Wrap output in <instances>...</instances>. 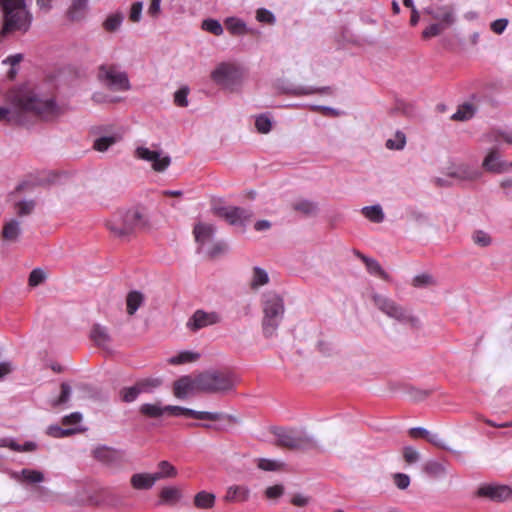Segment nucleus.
<instances>
[{"label":"nucleus","mask_w":512,"mask_h":512,"mask_svg":"<svg viewBox=\"0 0 512 512\" xmlns=\"http://www.w3.org/2000/svg\"><path fill=\"white\" fill-rule=\"evenodd\" d=\"M223 216L231 225H244L252 216L249 210L240 207H229L221 211Z\"/></svg>","instance_id":"19"},{"label":"nucleus","mask_w":512,"mask_h":512,"mask_svg":"<svg viewBox=\"0 0 512 512\" xmlns=\"http://www.w3.org/2000/svg\"><path fill=\"white\" fill-rule=\"evenodd\" d=\"M445 28L440 25L439 23H434V24H431L429 25L423 32H422V36L424 38H431V37H435V36H438L439 34H441V32L444 30Z\"/></svg>","instance_id":"60"},{"label":"nucleus","mask_w":512,"mask_h":512,"mask_svg":"<svg viewBox=\"0 0 512 512\" xmlns=\"http://www.w3.org/2000/svg\"><path fill=\"white\" fill-rule=\"evenodd\" d=\"M198 376V385L202 393H224L234 387V380L228 373L206 371Z\"/></svg>","instance_id":"8"},{"label":"nucleus","mask_w":512,"mask_h":512,"mask_svg":"<svg viewBox=\"0 0 512 512\" xmlns=\"http://www.w3.org/2000/svg\"><path fill=\"white\" fill-rule=\"evenodd\" d=\"M156 482L154 473H136L131 477V485L137 490L151 489Z\"/></svg>","instance_id":"25"},{"label":"nucleus","mask_w":512,"mask_h":512,"mask_svg":"<svg viewBox=\"0 0 512 512\" xmlns=\"http://www.w3.org/2000/svg\"><path fill=\"white\" fill-rule=\"evenodd\" d=\"M141 214L137 209H121L106 220L105 226L115 237L131 235L141 224Z\"/></svg>","instance_id":"3"},{"label":"nucleus","mask_w":512,"mask_h":512,"mask_svg":"<svg viewBox=\"0 0 512 512\" xmlns=\"http://www.w3.org/2000/svg\"><path fill=\"white\" fill-rule=\"evenodd\" d=\"M361 259L365 263L366 268L370 274L377 275L383 279L388 278V274L382 269L381 265L377 260L366 256H361Z\"/></svg>","instance_id":"40"},{"label":"nucleus","mask_w":512,"mask_h":512,"mask_svg":"<svg viewBox=\"0 0 512 512\" xmlns=\"http://www.w3.org/2000/svg\"><path fill=\"white\" fill-rule=\"evenodd\" d=\"M483 167L487 171L500 173L505 171L508 165L501 160L497 151L491 150L483 161Z\"/></svg>","instance_id":"23"},{"label":"nucleus","mask_w":512,"mask_h":512,"mask_svg":"<svg viewBox=\"0 0 512 512\" xmlns=\"http://www.w3.org/2000/svg\"><path fill=\"white\" fill-rule=\"evenodd\" d=\"M144 296L139 291H131L126 298L127 313L133 315L143 304Z\"/></svg>","instance_id":"36"},{"label":"nucleus","mask_w":512,"mask_h":512,"mask_svg":"<svg viewBox=\"0 0 512 512\" xmlns=\"http://www.w3.org/2000/svg\"><path fill=\"white\" fill-rule=\"evenodd\" d=\"M45 279V273L43 270L37 268L32 270V272L29 275V285L32 287L38 286L41 284Z\"/></svg>","instance_id":"59"},{"label":"nucleus","mask_w":512,"mask_h":512,"mask_svg":"<svg viewBox=\"0 0 512 512\" xmlns=\"http://www.w3.org/2000/svg\"><path fill=\"white\" fill-rule=\"evenodd\" d=\"M284 303L283 299L275 294L269 293L265 295L263 301V320L262 329L266 337H272L276 334V331L284 316Z\"/></svg>","instance_id":"4"},{"label":"nucleus","mask_w":512,"mask_h":512,"mask_svg":"<svg viewBox=\"0 0 512 512\" xmlns=\"http://www.w3.org/2000/svg\"><path fill=\"white\" fill-rule=\"evenodd\" d=\"M71 394H72L71 386L68 383H62L61 394L58 397V399L53 401L52 405L59 406V405L67 403L70 400Z\"/></svg>","instance_id":"53"},{"label":"nucleus","mask_w":512,"mask_h":512,"mask_svg":"<svg viewBox=\"0 0 512 512\" xmlns=\"http://www.w3.org/2000/svg\"><path fill=\"white\" fill-rule=\"evenodd\" d=\"M161 498L167 502H176L181 498V492L176 487H165L161 491Z\"/></svg>","instance_id":"51"},{"label":"nucleus","mask_w":512,"mask_h":512,"mask_svg":"<svg viewBox=\"0 0 512 512\" xmlns=\"http://www.w3.org/2000/svg\"><path fill=\"white\" fill-rule=\"evenodd\" d=\"M432 284H434V279L429 274H420L413 278V285L415 287L421 288V287H426V286H429Z\"/></svg>","instance_id":"58"},{"label":"nucleus","mask_w":512,"mask_h":512,"mask_svg":"<svg viewBox=\"0 0 512 512\" xmlns=\"http://www.w3.org/2000/svg\"><path fill=\"white\" fill-rule=\"evenodd\" d=\"M200 392L198 376L185 375L173 383V395L177 399L184 400Z\"/></svg>","instance_id":"12"},{"label":"nucleus","mask_w":512,"mask_h":512,"mask_svg":"<svg viewBox=\"0 0 512 512\" xmlns=\"http://www.w3.org/2000/svg\"><path fill=\"white\" fill-rule=\"evenodd\" d=\"M79 431H80V429H77V428H67V429H64V428H61V427L56 426V425L49 426L48 429H47V433L50 436L55 437V438L67 437V436L75 434V433H77Z\"/></svg>","instance_id":"46"},{"label":"nucleus","mask_w":512,"mask_h":512,"mask_svg":"<svg viewBox=\"0 0 512 512\" xmlns=\"http://www.w3.org/2000/svg\"><path fill=\"white\" fill-rule=\"evenodd\" d=\"M201 29L215 36H222L224 33L222 24L214 18L204 19L201 23Z\"/></svg>","instance_id":"39"},{"label":"nucleus","mask_w":512,"mask_h":512,"mask_svg":"<svg viewBox=\"0 0 512 512\" xmlns=\"http://www.w3.org/2000/svg\"><path fill=\"white\" fill-rule=\"evenodd\" d=\"M10 477L23 486L37 485L45 481V474L42 471L31 468L13 471Z\"/></svg>","instance_id":"15"},{"label":"nucleus","mask_w":512,"mask_h":512,"mask_svg":"<svg viewBox=\"0 0 512 512\" xmlns=\"http://www.w3.org/2000/svg\"><path fill=\"white\" fill-rule=\"evenodd\" d=\"M406 135L402 131H396L392 137L386 140L385 146L389 150H403L406 146Z\"/></svg>","instance_id":"37"},{"label":"nucleus","mask_w":512,"mask_h":512,"mask_svg":"<svg viewBox=\"0 0 512 512\" xmlns=\"http://www.w3.org/2000/svg\"><path fill=\"white\" fill-rule=\"evenodd\" d=\"M161 2H162V0H150L149 1V6H148V9H147V14L152 19H158L160 17V15L162 13Z\"/></svg>","instance_id":"57"},{"label":"nucleus","mask_w":512,"mask_h":512,"mask_svg":"<svg viewBox=\"0 0 512 512\" xmlns=\"http://www.w3.org/2000/svg\"><path fill=\"white\" fill-rule=\"evenodd\" d=\"M200 357L197 352L184 350L176 353L175 355L168 358V363L171 365H182L191 362H195Z\"/></svg>","instance_id":"31"},{"label":"nucleus","mask_w":512,"mask_h":512,"mask_svg":"<svg viewBox=\"0 0 512 512\" xmlns=\"http://www.w3.org/2000/svg\"><path fill=\"white\" fill-rule=\"evenodd\" d=\"M98 79L114 91H128L131 89L127 73L113 64L101 65L98 70Z\"/></svg>","instance_id":"9"},{"label":"nucleus","mask_w":512,"mask_h":512,"mask_svg":"<svg viewBox=\"0 0 512 512\" xmlns=\"http://www.w3.org/2000/svg\"><path fill=\"white\" fill-rule=\"evenodd\" d=\"M124 21V14L121 11L110 13L103 22V28L107 32L118 31Z\"/></svg>","instance_id":"32"},{"label":"nucleus","mask_w":512,"mask_h":512,"mask_svg":"<svg viewBox=\"0 0 512 512\" xmlns=\"http://www.w3.org/2000/svg\"><path fill=\"white\" fill-rule=\"evenodd\" d=\"M121 136L119 134H113L109 136H102L94 141L93 147L99 152L107 151L112 145L120 141Z\"/></svg>","instance_id":"35"},{"label":"nucleus","mask_w":512,"mask_h":512,"mask_svg":"<svg viewBox=\"0 0 512 512\" xmlns=\"http://www.w3.org/2000/svg\"><path fill=\"white\" fill-rule=\"evenodd\" d=\"M193 232L196 242L205 245L212 240L215 229L211 224L198 223L195 225Z\"/></svg>","instance_id":"27"},{"label":"nucleus","mask_w":512,"mask_h":512,"mask_svg":"<svg viewBox=\"0 0 512 512\" xmlns=\"http://www.w3.org/2000/svg\"><path fill=\"white\" fill-rule=\"evenodd\" d=\"M255 127L258 132L266 134L270 132L272 128V121L269 116L267 115H259L256 117L255 120Z\"/></svg>","instance_id":"49"},{"label":"nucleus","mask_w":512,"mask_h":512,"mask_svg":"<svg viewBox=\"0 0 512 512\" xmlns=\"http://www.w3.org/2000/svg\"><path fill=\"white\" fill-rule=\"evenodd\" d=\"M4 11V25L1 35L13 31L27 32L32 23V15L27 9L26 0H0Z\"/></svg>","instance_id":"2"},{"label":"nucleus","mask_w":512,"mask_h":512,"mask_svg":"<svg viewBox=\"0 0 512 512\" xmlns=\"http://www.w3.org/2000/svg\"><path fill=\"white\" fill-rule=\"evenodd\" d=\"M270 282V277L264 268L254 266L249 279V287L252 290H258Z\"/></svg>","instance_id":"24"},{"label":"nucleus","mask_w":512,"mask_h":512,"mask_svg":"<svg viewBox=\"0 0 512 512\" xmlns=\"http://www.w3.org/2000/svg\"><path fill=\"white\" fill-rule=\"evenodd\" d=\"M255 18L258 22L268 25H274L276 23V17L272 11L266 8H259L256 10Z\"/></svg>","instance_id":"45"},{"label":"nucleus","mask_w":512,"mask_h":512,"mask_svg":"<svg viewBox=\"0 0 512 512\" xmlns=\"http://www.w3.org/2000/svg\"><path fill=\"white\" fill-rule=\"evenodd\" d=\"M403 457L408 464H413L419 461L420 454L415 448L407 446L403 449Z\"/></svg>","instance_id":"56"},{"label":"nucleus","mask_w":512,"mask_h":512,"mask_svg":"<svg viewBox=\"0 0 512 512\" xmlns=\"http://www.w3.org/2000/svg\"><path fill=\"white\" fill-rule=\"evenodd\" d=\"M6 105L0 106V120L11 124H23L27 115L44 120L58 116L56 102L28 86L9 90L5 95Z\"/></svg>","instance_id":"1"},{"label":"nucleus","mask_w":512,"mask_h":512,"mask_svg":"<svg viewBox=\"0 0 512 512\" xmlns=\"http://www.w3.org/2000/svg\"><path fill=\"white\" fill-rule=\"evenodd\" d=\"M139 412L147 418H160L166 415L165 405H162L160 401L143 403L139 407Z\"/></svg>","instance_id":"28"},{"label":"nucleus","mask_w":512,"mask_h":512,"mask_svg":"<svg viewBox=\"0 0 512 512\" xmlns=\"http://www.w3.org/2000/svg\"><path fill=\"white\" fill-rule=\"evenodd\" d=\"M158 471L154 473L156 480L175 478L178 475V471L174 465L166 460H162L157 465Z\"/></svg>","instance_id":"33"},{"label":"nucleus","mask_w":512,"mask_h":512,"mask_svg":"<svg viewBox=\"0 0 512 512\" xmlns=\"http://www.w3.org/2000/svg\"><path fill=\"white\" fill-rule=\"evenodd\" d=\"M20 233V222L15 219H12L5 223L2 231L3 238L7 241H16Z\"/></svg>","instance_id":"34"},{"label":"nucleus","mask_w":512,"mask_h":512,"mask_svg":"<svg viewBox=\"0 0 512 512\" xmlns=\"http://www.w3.org/2000/svg\"><path fill=\"white\" fill-rule=\"evenodd\" d=\"M393 482L398 489L405 490L410 485V477L405 473H395Z\"/></svg>","instance_id":"55"},{"label":"nucleus","mask_w":512,"mask_h":512,"mask_svg":"<svg viewBox=\"0 0 512 512\" xmlns=\"http://www.w3.org/2000/svg\"><path fill=\"white\" fill-rule=\"evenodd\" d=\"M140 394H142V392L137 383L133 386L123 388L120 392L121 399L126 403L135 401Z\"/></svg>","instance_id":"43"},{"label":"nucleus","mask_w":512,"mask_h":512,"mask_svg":"<svg viewBox=\"0 0 512 512\" xmlns=\"http://www.w3.org/2000/svg\"><path fill=\"white\" fill-rule=\"evenodd\" d=\"M476 110V107L472 103H464L460 105L458 110L452 115V119L458 121L469 120L475 115Z\"/></svg>","instance_id":"38"},{"label":"nucleus","mask_w":512,"mask_h":512,"mask_svg":"<svg viewBox=\"0 0 512 512\" xmlns=\"http://www.w3.org/2000/svg\"><path fill=\"white\" fill-rule=\"evenodd\" d=\"M257 466L264 471H277L283 467V463L278 460L263 458L259 459Z\"/></svg>","instance_id":"50"},{"label":"nucleus","mask_w":512,"mask_h":512,"mask_svg":"<svg viewBox=\"0 0 512 512\" xmlns=\"http://www.w3.org/2000/svg\"><path fill=\"white\" fill-rule=\"evenodd\" d=\"M427 441L430 442L431 444L437 446V447H440V448H443V449H448V447L446 446L445 444V441L439 436V434L437 433H429L428 436L426 437Z\"/></svg>","instance_id":"62"},{"label":"nucleus","mask_w":512,"mask_h":512,"mask_svg":"<svg viewBox=\"0 0 512 512\" xmlns=\"http://www.w3.org/2000/svg\"><path fill=\"white\" fill-rule=\"evenodd\" d=\"M507 26L508 19L506 18L497 19L490 24L491 30L498 35L502 34L506 30Z\"/></svg>","instance_id":"61"},{"label":"nucleus","mask_w":512,"mask_h":512,"mask_svg":"<svg viewBox=\"0 0 512 512\" xmlns=\"http://www.w3.org/2000/svg\"><path fill=\"white\" fill-rule=\"evenodd\" d=\"M224 25L233 37H242L247 34H254L255 30L248 26V24L239 17L230 16L225 18Z\"/></svg>","instance_id":"17"},{"label":"nucleus","mask_w":512,"mask_h":512,"mask_svg":"<svg viewBox=\"0 0 512 512\" xmlns=\"http://www.w3.org/2000/svg\"><path fill=\"white\" fill-rule=\"evenodd\" d=\"M92 456L105 465L113 466L121 462L122 453L114 448L100 445L92 450Z\"/></svg>","instance_id":"16"},{"label":"nucleus","mask_w":512,"mask_h":512,"mask_svg":"<svg viewBox=\"0 0 512 512\" xmlns=\"http://www.w3.org/2000/svg\"><path fill=\"white\" fill-rule=\"evenodd\" d=\"M216 502V495L202 490L194 496L193 504L198 509H211Z\"/></svg>","instance_id":"29"},{"label":"nucleus","mask_w":512,"mask_h":512,"mask_svg":"<svg viewBox=\"0 0 512 512\" xmlns=\"http://www.w3.org/2000/svg\"><path fill=\"white\" fill-rule=\"evenodd\" d=\"M478 495L494 501L509 500L512 499V485H484L478 489Z\"/></svg>","instance_id":"14"},{"label":"nucleus","mask_w":512,"mask_h":512,"mask_svg":"<svg viewBox=\"0 0 512 512\" xmlns=\"http://www.w3.org/2000/svg\"><path fill=\"white\" fill-rule=\"evenodd\" d=\"M90 337L97 346L106 350L110 348L111 337L105 326L95 324L91 329Z\"/></svg>","instance_id":"21"},{"label":"nucleus","mask_w":512,"mask_h":512,"mask_svg":"<svg viewBox=\"0 0 512 512\" xmlns=\"http://www.w3.org/2000/svg\"><path fill=\"white\" fill-rule=\"evenodd\" d=\"M273 434L279 445L290 449H310L317 445L315 438L304 430L276 427Z\"/></svg>","instance_id":"7"},{"label":"nucleus","mask_w":512,"mask_h":512,"mask_svg":"<svg viewBox=\"0 0 512 512\" xmlns=\"http://www.w3.org/2000/svg\"><path fill=\"white\" fill-rule=\"evenodd\" d=\"M245 70L235 62H221L211 72V79L224 89L234 91L243 82Z\"/></svg>","instance_id":"5"},{"label":"nucleus","mask_w":512,"mask_h":512,"mask_svg":"<svg viewBox=\"0 0 512 512\" xmlns=\"http://www.w3.org/2000/svg\"><path fill=\"white\" fill-rule=\"evenodd\" d=\"M221 321V316L215 311L206 312L204 310H196L187 322V327L192 331L217 324Z\"/></svg>","instance_id":"13"},{"label":"nucleus","mask_w":512,"mask_h":512,"mask_svg":"<svg viewBox=\"0 0 512 512\" xmlns=\"http://www.w3.org/2000/svg\"><path fill=\"white\" fill-rule=\"evenodd\" d=\"M450 175L462 181H474L481 177V172L476 167L462 164L456 167Z\"/></svg>","instance_id":"22"},{"label":"nucleus","mask_w":512,"mask_h":512,"mask_svg":"<svg viewBox=\"0 0 512 512\" xmlns=\"http://www.w3.org/2000/svg\"><path fill=\"white\" fill-rule=\"evenodd\" d=\"M373 302L382 313L399 323L409 325L412 328H417L420 324L419 319L412 315L409 310L387 296L374 294Z\"/></svg>","instance_id":"6"},{"label":"nucleus","mask_w":512,"mask_h":512,"mask_svg":"<svg viewBox=\"0 0 512 512\" xmlns=\"http://www.w3.org/2000/svg\"><path fill=\"white\" fill-rule=\"evenodd\" d=\"M362 215L373 223H382L385 219L383 208L380 204L364 206L361 208Z\"/></svg>","instance_id":"30"},{"label":"nucleus","mask_w":512,"mask_h":512,"mask_svg":"<svg viewBox=\"0 0 512 512\" xmlns=\"http://www.w3.org/2000/svg\"><path fill=\"white\" fill-rule=\"evenodd\" d=\"M424 470L427 474L434 477H439L446 473L444 464L434 460L428 461L424 466Z\"/></svg>","instance_id":"44"},{"label":"nucleus","mask_w":512,"mask_h":512,"mask_svg":"<svg viewBox=\"0 0 512 512\" xmlns=\"http://www.w3.org/2000/svg\"><path fill=\"white\" fill-rule=\"evenodd\" d=\"M293 207L296 211L308 216L316 214L318 210L317 204L307 199L298 200Z\"/></svg>","instance_id":"41"},{"label":"nucleus","mask_w":512,"mask_h":512,"mask_svg":"<svg viewBox=\"0 0 512 512\" xmlns=\"http://www.w3.org/2000/svg\"><path fill=\"white\" fill-rule=\"evenodd\" d=\"M135 157L148 162L156 172L165 171L171 164L170 156L158 146H138L135 149Z\"/></svg>","instance_id":"10"},{"label":"nucleus","mask_w":512,"mask_h":512,"mask_svg":"<svg viewBox=\"0 0 512 512\" xmlns=\"http://www.w3.org/2000/svg\"><path fill=\"white\" fill-rule=\"evenodd\" d=\"M190 89L188 86H183L174 93V103L178 107H187L189 104L188 95Z\"/></svg>","instance_id":"48"},{"label":"nucleus","mask_w":512,"mask_h":512,"mask_svg":"<svg viewBox=\"0 0 512 512\" xmlns=\"http://www.w3.org/2000/svg\"><path fill=\"white\" fill-rule=\"evenodd\" d=\"M142 11H143V2L142 1L134 2L130 7V11H129V15H128L129 20L132 23H139L142 19Z\"/></svg>","instance_id":"52"},{"label":"nucleus","mask_w":512,"mask_h":512,"mask_svg":"<svg viewBox=\"0 0 512 512\" xmlns=\"http://www.w3.org/2000/svg\"><path fill=\"white\" fill-rule=\"evenodd\" d=\"M249 495L250 490L246 486L233 485L227 488L224 499L228 502H244Z\"/></svg>","instance_id":"26"},{"label":"nucleus","mask_w":512,"mask_h":512,"mask_svg":"<svg viewBox=\"0 0 512 512\" xmlns=\"http://www.w3.org/2000/svg\"><path fill=\"white\" fill-rule=\"evenodd\" d=\"M282 494H283V487L280 485L271 486L266 489V496L271 499L278 498Z\"/></svg>","instance_id":"64"},{"label":"nucleus","mask_w":512,"mask_h":512,"mask_svg":"<svg viewBox=\"0 0 512 512\" xmlns=\"http://www.w3.org/2000/svg\"><path fill=\"white\" fill-rule=\"evenodd\" d=\"M137 384L142 393H152L162 384V381L160 378H146L138 381Z\"/></svg>","instance_id":"42"},{"label":"nucleus","mask_w":512,"mask_h":512,"mask_svg":"<svg viewBox=\"0 0 512 512\" xmlns=\"http://www.w3.org/2000/svg\"><path fill=\"white\" fill-rule=\"evenodd\" d=\"M35 207L33 200H23L16 204V211L20 216L30 214Z\"/></svg>","instance_id":"54"},{"label":"nucleus","mask_w":512,"mask_h":512,"mask_svg":"<svg viewBox=\"0 0 512 512\" xmlns=\"http://www.w3.org/2000/svg\"><path fill=\"white\" fill-rule=\"evenodd\" d=\"M474 244L480 247H487L492 243V238L489 233L483 230H476L472 234Z\"/></svg>","instance_id":"47"},{"label":"nucleus","mask_w":512,"mask_h":512,"mask_svg":"<svg viewBox=\"0 0 512 512\" xmlns=\"http://www.w3.org/2000/svg\"><path fill=\"white\" fill-rule=\"evenodd\" d=\"M88 10V0H72L66 15L70 21L80 22L86 18Z\"/></svg>","instance_id":"20"},{"label":"nucleus","mask_w":512,"mask_h":512,"mask_svg":"<svg viewBox=\"0 0 512 512\" xmlns=\"http://www.w3.org/2000/svg\"><path fill=\"white\" fill-rule=\"evenodd\" d=\"M426 12L430 14L433 19L439 21V24L444 28L453 25L456 21L454 9L448 5L438 6L435 9L429 8Z\"/></svg>","instance_id":"18"},{"label":"nucleus","mask_w":512,"mask_h":512,"mask_svg":"<svg viewBox=\"0 0 512 512\" xmlns=\"http://www.w3.org/2000/svg\"><path fill=\"white\" fill-rule=\"evenodd\" d=\"M82 420V414L79 412H73L63 418L64 425H74L80 423Z\"/></svg>","instance_id":"63"},{"label":"nucleus","mask_w":512,"mask_h":512,"mask_svg":"<svg viewBox=\"0 0 512 512\" xmlns=\"http://www.w3.org/2000/svg\"><path fill=\"white\" fill-rule=\"evenodd\" d=\"M165 411L167 415L175 416V417H189L198 420H210L216 421L220 419H225L226 416L219 412H208V411H197L190 408L176 406V405H165Z\"/></svg>","instance_id":"11"}]
</instances>
